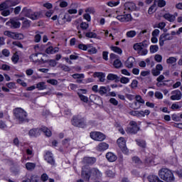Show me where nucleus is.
<instances>
[{"label": "nucleus", "instance_id": "f257e3e1", "mask_svg": "<svg viewBox=\"0 0 182 182\" xmlns=\"http://www.w3.org/2000/svg\"><path fill=\"white\" fill-rule=\"evenodd\" d=\"M21 15L22 16H26V18H29V19H31L32 21H37V19L42 18V11H33L28 7H24L22 9Z\"/></svg>", "mask_w": 182, "mask_h": 182}, {"label": "nucleus", "instance_id": "f03ea898", "mask_svg": "<svg viewBox=\"0 0 182 182\" xmlns=\"http://www.w3.org/2000/svg\"><path fill=\"white\" fill-rule=\"evenodd\" d=\"M42 132L47 136V137H50L52 136V132H50L46 127L31 129L28 132V136L31 137H38V136H41Z\"/></svg>", "mask_w": 182, "mask_h": 182}, {"label": "nucleus", "instance_id": "7ed1b4c3", "mask_svg": "<svg viewBox=\"0 0 182 182\" xmlns=\"http://www.w3.org/2000/svg\"><path fill=\"white\" fill-rule=\"evenodd\" d=\"M159 176L161 180L166 182H174L175 178L173 172L168 169L163 168L159 171Z\"/></svg>", "mask_w": 182, "mask_h": 182}, {"label": "nucleus", "instance_id": "20e7f679", "mask_svg": "<svg viewBox=\"0 0 182 182\" xmlns=\"http://www.w3.org/2000/svg\"><path fill=\"white\" fill-rule=\"evenodd\" d=\"M13 112L16 122L23 123V122H26V120H28V113H26L23 109L17 107L14 109Z\"/></svg>", "mask_w": 182, "mask_h": 182}, {"label": "nucleus", "instance_id": "39448f33", "mask_svg": "<svg viewBox=\"0 0 182 182\" xmlns=\"http://www.w3.org/2000/svg\"><path fill=\"white\" fill-rule=\"evenodd\" d=\"M41 55V53H35V54H32L30 56V59L31 60H32L33 62H42V63H48L50 66H51V68H55V66H56V65L58 64L56 63V60H44L43 58H41L39 60V58H38V55Z\"/></svg>", "mask_w": 182, "mask_h": 182}, {"label": "nucleus", "instance_id": "423d86ee", "mask_svg": "<svg viewBox=\"0 0 182 182\" xmlns=\"http://www.w3.org/2000/svg\"><path fill=\"white\" fill-rule=\"evenodd\" d=\"M72 124L75 127H80L81 129H85V127L87 126L86 123V119H85V117H80L79 116L73 117Z\"/></svg>", "mask_w": 182, "mask_h": 182}, {"label": "nucleus", "instance_id": "0eeeda50", "mask_svg": "<svg viewBox=\"0 0 182 182\" xmlns=\"http://www.w3.org/2000/svg\"><path fill=\"white\" fill-rule=\"evenodd\" d=\"M91 139L95 141H103L106 139V135L100 132H92L90 134Z\"/></svg>", "mask_w": 182, "mask_h": 182}, {"label": "nucleus", "instance_id": "6e6552de", "mask_svg": "<svg viewBox=\"0 0 182 182\" xmlns=\"http://www.w3.org/2000/svg\"><path fill=\"white\" fill-rule=\"evenodd\" d=\"M117 143L119 147L121 149L122 153H124V154H129V149L126 146V140L124 139V138L119 137L117 139Z\"/></svg>", "mask_w": 182, "mask_h": 182}, {"label": "nucleus", "instance_id": "1a4fd4ad", "mask_svg": "<svg viewBox=\"0 0 182 182\" xmlns=\"http://www.w3.org/2000/svg\"><path fill=\"white\" fill-rule=\"evenodd\" d=\"M130 127L127 128V132L128 133H131L132 134H136L139 130H140V128H139V126H137V122L134 121H131L129 122Z\"/></svg>", "mask_w": 182, "mask_h": 182}, {"label": "nucleus", "instance_id": "9d476101", "mask_svg": "<svg viewBox=\"0 0 182 182\" xmlns=\"http://www.w3.org/2000/svg\"><path fill=\"white\" fill-rule=\"evenodd\" d=\"M4 35H5V36H8L9 38H11V39H23V34L14 33L9 31H4Z\"/></svg>", "mask_w": 182, "mask_h": 182}, {"label": "nucleus", "instance_id": "9b49d317", "mask_svg": "<svg viewBox=\"0 0 182 182\" xmlns=\"http://www.w3.org/2000/svg\"><path fill=\"white\" fill-rule=\"evenodd\" d=\"M173 36H171L170 33H164L159 37V46H164V42L166 41H171L173 40Z\"/></svg>", "mask_w": 182, "mask_h": 182}, {"label": "nucleus", "instance_id": "f8f14e48", "mask_svg": "<svg viewBox=\"0 0 182 182\" xmlns=\"http://www.w3.org/2000/svg\"><path fill=\"white\" fill-rule=\"evenodd\" d=\"M6 26H10L13 29H16L21 26V23L15 18L10 19L9 21L6 23Z\"/></svg>", "mask_w": 182, "mask_h": 182}, {"label": "nucleus", "instance_id": "ddd939ff", "mask_svg": "<svg viewBox=\"0 0 182 182\" xmlns=\"http://www.w3.org/2000/svg\"><path fill=\"white\" fill-rule=\"evenodd\" d=\"M95 163H96V158L95 157L85 156L82 161V164L85 166H92V164H95Z\"/></svg>", "mask_w": 182, "mask_h": 182}, {"label": "nucleus", "instance_id": "4468645a", "mask_svg": "<svg viewBox=\"0 0 182 182\" xmlns=\"http://www.w3.org/2000/svg\"><path fill=\"white\" fill-rule=\"evenodd\" d=\"M171 100H181L182 94L181 91L178 90H173L171 92Z\"/></svg>", "mask_w": 182, "mask_h": 182}, {"label": "nucleus", "instance_id": "2eb2a0df", "mask_svg": "<svg viewBox=\"0 0 182 182\" xmlns=\"http://www.w3.org/2000/svg\"><path fill=\"white\" fill-rule=\"evenodd\" d=\"M91 174L92 173H90V169L88 170L87 168H86V166H82V173H81V176H82V178H85V180H87V181H89V180H90Z\"/></svg>", "mask_w": 182, "mask_h": 182}, {"label": "nucleus", "instance_id": "dca6fc26", "mask_svg": "<svg viewBox=\"0 0 182 182\" xmlns=\"http://www.w3.org/2000/svg\"><path fill=\"white\" fill-rule=\"evenodd\" d=\"M44 159L47 163L51 164V166H55V159H53V154L51 152L47 151L44 156Z\"/></svg>", "mask_w": 182, "mask_h": 182}, {"label": "nucleus", "instance_id": "f3484780", "mask_svg": "<svg viewBox=\"0 0 182 182\" xmlns=\"http://www.w3.org/2000/svg\"><path fill=\"white\" fill-rule=\"evenodd\" d=\"M124 10L127 11V12H132L133 11H136V9L137 8L136 6V4L133 2H127L124 5Z\"/></svg>", "mask_w": 182, "mask_h": 182}, {"label": "nucleus", "instance_id": "a211bd4d", "mask_svg": "<svg viewBox=\"0 0 182 182\" xmlns=\"http://www.w3.org/2000/svg\"><path fill=\"white\" fill-rule=\"evenodd\" d=\"M117 19L120 22H130L132 21L131 14L119 15L117 16Z\"/></svg>", "mask_w": 182, "mask_h": 182}, {"label": "nucleus", "instance_id": "6ab92c4d", "mask_svg": "<svg viewBox=\"0 0 182 182\" xmlns=\"http://www.w3.org/2000/svg\"><path fill=\"white\" fill-rule=\"evenodd\" d=\"M133 48L134 50H141L144 48H147V43H146V41L136 43L134 44Z\"/></svg>", "mask_w": 182, "mask_h": 182}, {"label": "nucleus", "instance_id": "aec40b11", "mask_svg": "<svg viewBox=\"0 0 182 182\" xmlns=\"http://www.w3.org/2000/svg\"><path fill=\"white\" fill-rule=\"evenodd\" d=\"M134 63H136V59L133 57H129L125 63V66L128 68V69H132V68L134 66Z\"/></svg>", "mask_w": 182, "mask_h": 182}, {"label": "nucleus", "instance_id": "412c9836", "mask_svg": "<svg viewBox=\"0 0 182 182\" xmlns=\"http://www.w3.org/2000/svg\"><path fill=\"white\" fill-rule=\"evenodd\" d=\"M109 149V144L106 142H101L97 146V151H105Z\"/></svg>", "mask_w": 182, "mask_h": 182}, {"label": "nucleus", "instance_id": "4be33fe9", "mask_svg": "<svg viewBox=\"0 0 182 182\" xmlns=\"http://www.w3.org/2000/svg\"><path fill=\"white\" fill-rule=\"evenodd\" d=\"M90 173L92 174V176L96 177L97 178H100L102 176V172H100V171H99V169H97V168H91Z\"/></svg>", "mask_w": 182, "mask_h": 182}, {"label": "nucleus", "instance_id": "5701e85b", "mask_svg": "<svg viewBox=\"0 0 182 182\" xmlns=\"http://www.w3.org/2000/svg\"><path fill=\"white\" fill-rule=\"evenodd\" d=\"M147 180L149 182H164L163 181L160 180V178L157 175L151 174L148 176Z\"/></svg>", "mask_w": 182, "mask_h": 182}, {"label": "nucleus", "instance_id": "b1692460", "mask_svg": "<svg viewBox=\"0 0 182 182\" xmlns=\"http://www.w3.org/2000/svg\"><path fill=\"white\" fill-rule=\"evenodd\" d=\"M106 159L110 163H113V161H116V160H117V156L112 152H108L106 154Z\"/></svg>", "mask_w": 182, "mask_h": 182}, {"label": "nucleus", "instance_id": "393cba45", "mask_svg": "<svg viewBox=\"0 0 182 182\" xmlns=\"http://www.w3.org/2000/svg\"><path fill=\"white\" fill-rule=\"evenodd\" d=\"M93 77H97L99 79L100 82H105L106 75L103 73L96 72L93 74Z\"/></svg>", "mask_w": 182, "mask_h": 182}, {"label": "nucleus", "instance_id": "a878e982", "mask_svg": "<svg viewBox=\"0 0 182 182\" xmlns=\"http://www.w3.org/2000/svg\"><path fill=\"white\" fill-rule=\"evenodd\" d=\"M46 53H48V55H53V53H57V52H59V48L58 47H52L50 46L48 47L46 50Z\"/></svg>", "mask_w": 182, "mask_h": 182}, {"label": "nucleus", "instance_id": "bb28decb", "mask_svg": "<svg viewBox=\"0 0 182 182\" xmlns=\"http://www.w3.org/2000/svg\"><path fill=\"white\" fill-rule=\"evenodd\" d=\"M164 19L168 21L169 22H174L176 21V16L170 14H165L164 15Z\"/></svg>", "mask_w": 182, "mask_h": 182}, {"label": "nucleus", "instance_id": "cd10ccee", "mask_svg": "<svg viewBox=\"0 0 182 182\" xmlns=\"http://www.w3.org/2000/svg\"><path fill=\"white\" fill-rule=\"evenodd\" d=\"M155 6H159V8H164L166 6V1L164 0H154Z\"/></svg>", "mask_w": 182, "mask_h": 182}, {"label": "nucleus", "instance_id": "c85d7f7f", "mask_svg": "<svg viewBox=\"0 0 182 182\" xmlns=\"http://www.w3.org/2000/svg\"><path fill=\"white\" fill-rule=\"evenodd\" d=\"M6 2L9 8H11V6H16V5H18V4H19V0H6Z\"/></svg>", "mask_w": 182, "mask_h": 182}, {"label": "nucleus", "instance_id": "c756f323", "mask_svg": "<svg viewBox=\"0 0 182 182\" xmlns=\"http://www.w3.org/2000/svg\"><path fill=\"white\" fill-rule=\"evenodd\" d=\"M35 167H36V164L28 162L26 164V168L29 171H32V170H35Z\"/></svg>", "mask_w": 182, "mask_h": 182}, {"label": "nucleus", "instance_id": "7c9ffc66", "mask_svg": "<svg viewBox=\"0 0 182 182\" xmlns=\"http://www.w3.org/2000/svg\"><path fill=\"white\" fill-rule=\"evenodd\" d=\"M107 80H114L115 82H119V76L117 75L109 73L107 76Z\"/></svg>", "mask_w": 182, "mask_h": 182}, {"label": "nucleus", "instance_id": "2f4dec72", "mask_svg": "<svg viewBox=\"0 0 182 182\" xmlns=\"http://www.w3.org/2000/svg\"><path fill=\"white\" fill-rule=\"evenodd\" d=\"M108 91L109 90L107 87L102 86L98 90V93H100L101 96H103L104 95H106V93H107Z\"/></svg>", "mask_w": 182, "mask_h": 182}, {"label": "nucleus", "instance_id": "473e14b6", "mask_svg": "<svg viewBox=\"0 0 182 182\" xmlns=\"http://www.w3.org/2000/svg\"><path fill=\"white\" fill-rule=\"evenodd\" d=\"M36 36H34V42H36V43H39V42H41V41L42 40V36H41V34L43 33H39V32H36Z\"/></svg>", "mask_w": 182, "mask_h": 182}, {"label": "nucleus", "instance_id": "72a5a7b5", "mask_svg": "<svg viewBox=\"0 0 182 182\" xmlns=\"http://www.w3.org/2000/svg\"><path fill=\"white\" fill-rule=\"evenodd\" d=\"M11 60L14 65H16L18 62H19V55H18V53H15L13 56L11 57Z\"/></svg>", "mask_w": 182, "mask_h": 182}, {"label": "nucleus", "instance_id": "f704fd0d", "mask_svg": "<svg viewBox=\"0 0 182 182\" xmlns=\"http://www.w3.org/2000/svg\"><path fill=\"white\" fill-rule=\"evenodd\" d=\"M137 35V33L136 31L131 30L129 31H127L126 33L127 38H134Z\"/></svg>", "mask_w": 182, "mask_h": 182}, {"label": "nucleus", "instance_id": "c9c22d12", "mask_svg": "<svg viewBox=\"0 0 182 182\" xmlns=\"http://www.w3.org/2000/svg\"><path fill=\"white\" fill-rule=\"evenodd\" d=\"M136 144H138L139 147H142V149H146V141L138 139V140H136Z\"/></svg>", "mask_w": 182, "mask_h": 182}, {"label": "nucleus", "instance_id": "e433bc0d", "mask_svg": "<svg viewBox=\"0 0 182 182\" xmlns=\"http://www.w3.org/2000/svg\"><path fill=\"white\" fill-rule=\"evenodd\" d=\"M110 48L113 50V52H115V53H118L119 55H122L123 52L121 48L117 46H111Z\"/></svg>", "mask_w": 182, "mask_h": 182}, {"label": "nucleus", "instance_id": "4c0bfd02", "mask_svg": "<svg viewBox=\"0 0 182 182\" xmlns=\"http://www.w3.org/2000/svg\"><path fill=\"white\" fill-rule=\"evenodd\" d=\"M77 95L80 100H82V102H84V103H87V102H89V98H87V97L82 95L80 92H77Z\"/></svg>", "mask_w": 182, "mask_h": 182}, {"label": "nucleus", "instance_id": "58836bf2", "mask_svg": "<svg viewBox=\"0 0 182 182\" xmlns=\"http://www.w3.org/2000/svg\"><path fill=\"white\" fill-rule=\"evenodd\" d=\"M149 50L151 53H156V52L159 51V46L157 45H152L149 48Z\"/></svg>", "mask_w": 182, "mask_h": 182}, {"label": "nucleus", "instance_id": "ea45409f", "mask_svg": "<svg viewBox=\"0 0 182 182\" xmlns=\"http://www.w3.org/2000/svg\"><path fill=\"white\" fill-rule=\"evenodd\" d=\"M132 116H136V117H141L143 112L141 111H132L129 112Z\"/></svg>", "mask_w": 182, "mask_h": 182}, {"label": "nucleus", "instance_id": "a19ab883", "mask_svg": "<svg viewBox=\"0 0 182 182\" xmlns=\"http://www.w3.org/2000/svg\"><path fill=\"white\" fill-rule=\"evenodd\" d=\"M113 65L116 69H119L122 66V61H120V60L116 59L115 60H114Z\"/></svg>", "mask_w": 182, "mask_h": 182}, {"label": "nucleus", "instance_id": "79ce46f5", "mask_svg": "<svg viewBox=\"0 0 182 182\" xmlns=\"http://www.w3.org/2000/svg\"><path fill=\"white\" fill-rule=\"evenodd\" d=\"M58 68H60V69H61V70H63L64 72H70V68L63 64H60L58 65Z\"/></svg>", "mask_w": 182, "mask_h": 182}, {"label": "nucleus", "instance_id": "37998d69", "mask_svg": "<svg viewBox=\"0 0 182 182\" xmlns=\"http://www.w3.org/2000/svg\"><path fill=\"white\" fill-rule=\"evenodd\" d=\"M36 87L38 90H43L46 89V85H45V82H39L36 85Z\"/></svg>", "mask_w": 182, "mask_h": 182}, {"label": "nucleus", "instance_id": "c03bdc74", "mask_svg": "<svg viewBox=\"0 0 182 182\" xmlns=\"http://www.w3.org/2000/svg\"><path fill=\"white\" fill-rule=\"evenodd\" d=\"M177 62V59L174 57H170L166 60V63L169 65H173V63H176Z\"/></svg>", "mask_w": 182, "mask_h": 182}, {"label": "nucleus", "instance_id": "a18cd8bd", "mask_svg": "<svg viewBox=\"0 0 182 182\" xmlns=\"http://www.w3.org/2000/svg\"><path fill=\"white\" fill-rule=\"evenodd\" d=\"M85 36L86 38H96L97 36V34L92 31H88L85 33Z\"/></svg>", "mask_w": 182, "mask_h": 182}, {"label": "nucleus", "instance_id": "49530a36", "mask_svg": "<svg viewBox=\"0 0 182 182\" xmlns=\"http://www.w3.org/2000/svg\"><path fill=\"white\" fill-rule=\"evenodd\" d=\"M119 4H120V1H109L107 3V5H108V6H111V8H113V6H117V5H119Z\"/></svg>", "mask_w": 182, "mask_h": 182}, {"label": "nucleus", "instance_id": "de8ad7c7", "mask_svg": "<svg viewBox=\"0 0 182 182\" xmlns=\"http://www.w3.org/2000/svg\"><path fill=\"white\" fill-rule=\"evenodd\" d=\"M30 180L31 182H41L39 176L36 175H31Z\"/></svg>", "mask_w": 182, "mask_h": 182}, {"label": "nucleus", "instance_id": "09e8293b", "mask_svg": "<svg viewBox=\"0 0 182 182\" xmlns=\"http://www.w3.org/2000/svg\"><path fill=\"white\" fill-rule=\"evenodd\" d=\"M9 6L6 1L0 4V11H5V9H8Z\"/></svg>", "mask_w": 182, "mask_h": 182}, {"label": "nucleus", "instance_id": "8fccbe9b", "mask_svg": "<svg viewBox=\"0 0 182 182\" xmlns=\"http://www.w3.org/2000/svg\"><path fill=\"white\" fill-rule=\"evenodd\" d=\"M41 180L43 182L48 181L49 180V176L46 173H43L41 176Z\"/></svg>", "mask_w": 182, "mask_h": 182}, {"label": "nucleus", "instance_id": "3c124183", "mask_svg": "<svg viewBox=\"0 0 182 182\" xmlns=\"http://www.w3.org/2000/svg\"><path fill=\"white\" fill-rule=\"evenodd\" d=\"M154 59L156 62H158V63H161V60H163V56H161V55L156 54L155 55Z\"/></svg>", "mask_w": 182, "mask_h": 182}, {"label": "nucleus", "instance_id": "603ef678", "mask_svg": "<svg viewBox=\"0 0 182 182\" xmlns=\"http://www.w3.org/2000/svg\"><path fill=\"white\" fill-rule=\"evenodd\" d=\"M134 99H136V102L141 103L142 105H144V100L141 98V96L136 95Z\"/></svg>", "mask_w": 182, "mask_h": 182}, {"label": "nucleus", "instance_id": "864d4df0", "mask_svg": "<svg viewBox=\"0 0 182 182\" xmlns=\"http://www.w3.org/2000/svg\"><path fill=\"white\" fill-rule=\"evenodd\" d=\"M120 82L122 83H123L124 85H126V84L129 83V82H130V79H129V77H122L120 79Z\"/></svg>", "mask_w": 182, "mask_h": 182}, {"label": "nucleus", "instance_id": "5fc2aeb1", "mask_svg": "<svg viewBox=\"0 0 182 182\" xmlns=\"http://www.w3.org/2000/svg\"><path fill=\"white\" fill-rule=\"evenodd\" d=\"M73 79H84L85 75L83 74H73Z\"/></svg>", "mask_w": 182, "mask_h": 182}, {"label": "nucleus", "instance_id": "6e6d98bb", "mask_svg": "<svg viewBox=\"0 0 182 182\" xmlns=\"http://www.w3.org/2000/svg\"><path fill=\"white\" fill-rule=\"evenodd\" d=\"M80 28L83 31H86V29H87V28H89V23H87L86 22H82L80 23Z\"/></svg>", "mask_w": 182, "mask_h": 182}, {"label": "nucleus", "instance_id": "4d7b16f0", "mask_svg": "<svg viewBox=\"0 0 182 182\" xmlns=\"http://www.w3.org/2000/svg\"><path fill=\"white\" fill-rule=\"evenodd\" d=\"M1 15L3 16H9L11 15V11L6 9L1 11Z\"/></svg>", "mask_w": 182, "mask_h": 182}, {"label": "nucleus", "instance_id": "13d9d810", "mask_svg": "<svg viewBox=\"0 0 182 182\" xmlns=\"http://www.w3.org/2000/svg\"><path fill=\"white\" fill-rule=\"evenodd\" d=\"M105 174L107 176V177H110L111 178L114 177V173L110 170L106 171Z\"/></svg>", "mask_w": 182, "mask_h": 182}, {"label": "nucleus", "instance_id": "bf43d9fd", "mask_svg": "<svg viewBox=\"0 0 182 182\" xmlns=\"http://www.w3.org/2000/svg\"><path fill=\"white\" fill-rule=\"evenodd\" d=\"M87 45H85L83 43L78 45V48H80L81 50H87Z\"/></svg>", "mask_w": 182, "mask_h": 182}, {"label": "nucleus", "instance_id": "052dcab7", "mask_svg": "<svg viewBox=\"0 0 182 182\" xmlns=\"http://www.w3.org/2000/svg\"><path fill=\"white\" fill-rule=\"evenodd\" d=\"M154 95L156 99H159V100L163 99V94L159 91L155 92Z\"/></svg>", "mask_w": 182, "mask_h": 182}, {"label": "nucleus", "instance_id": "680f3d73", "mask_svg": "<svg viewBox=\"0 0 182 182\" xmlns=\"http://www.w3.org/2000/svg\"><path fill=\"white\" fill-rule=\"evenodd\" d=\"M160 73V71H159V70H157L156 68H153L151 70V74L153 75V76H159Z\"/></svg>", "mask_w": 182, "mask_h": 182}, {"label": "nucleus", "instance_id": "e2e57ef3", "mask_svg": "<svg viewBox=\"0 0 182 182\" xmlns=\"http://www.w3.org/2000/svg\"><path fill=\"white\" fill-rule=\"evenodd\" d=\"M0 69H2V70H11V66L6 65V64H3Z\"/></svg>", "mask_w": 182, "mask_h": 182}, {"label": "nucleus", "instance_id": "0e129e2a", "mask_svg": "<svg viewBox=\"0 0 182 182\" xmlns=\"http://www.w3.org/2000/svg\"><path fill=\"white\" fill-rule=\"evenodd\" d=\"M109 103H111L114 106H117L119 105V102L114 98H111L109 100Z\"/></svg>", "mask_w": 182, "mask_h": 182}, {"label": "nucleus", "instance_id": "69168bd1", "mask_svg": "<svg viewBox=\"0 0 182 182\" xmlns=\"http://www.w3.org/2000/svg\"><path fill=\"white\" fill-rule=\"evenodd\" d=\"M2 55H4V56H6V58H8V56H9V55H11V53L9 52V50L4 49L2 50Z\"/></svg>", "mask_w": 182, "mask_h": 182}, {"label": "nucleus", "instance_id": "338daca9", "mask_svg": "<svg viewBox=\"0 0 182 182\" xmlns=\"http://www.w3.org/2000/svg\"><path fill=\"white\" fill-rule=\"evenodd\" d=\"M47 83H50V85H53V86H56L58 85V80H48Z\"/></svg>", "mask_w": 182, "mask_h": 182}, {"label": "nucleus", "instance_id": "774afa93", "mask_svg": "<svg viewBox=\"0 0 182 182\" xmlns=\"http://www.w3.org/2000/svg\"><path fill=\"white\" fill-rule=\"evenodd\" d=\"M138 83L139 82L137 81V80H133L131 83V87L132 89H134L137 86Z\"/></svg>", "mask_w": 182, "mask_h": 182}]
</instances>
